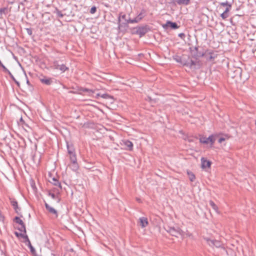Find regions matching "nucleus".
<instances>
[{"label": "nucleus", "mask_w": 256, "mask_h": 256, "mask_svg": "<svg viewBox=\"0 0 256 256\" xmlns=\"http://www.w3.org/2000/svg\"><path fill=\"white\" fill-rule=\"evenodd\" d=\"M217 136L216 135H210L208 138L202 136L200 138V143L204 144H210V146H212L216 140Z\"/></svg>", "instance_id": "f257e3e1"}, {"label": "nucleus", "mask_w": 256, "mask_h": 256, "mask_svg": "<svg viewBox=\"0 0 256 256\" xmlns=\"http://www.w3.org/2000/svg\"><path fill=\"white\" fill-rule=\"evenodd\" d=\"M204 240L206 242L207 244L211 247L220 248L222 246V242L218 240H212L209 238L205 237Z\"/></svg>", "instance_id": "f03ea898"}, {"label": "nucleus", "mask_w": 256, "mask_h": 256, "mask_svg": "<svg viewBox=\"0 0 256 256\" xmlns=\"http://www.w3.org/2000/svg\"><path fill=\"white\" fill-rule=\"evenodd\" d=\"M166 230L172 236L176 237H178V236L182 234V231L178 228L168 227Z\"/></svg>", "instance_id": "7ed1b4c3"}, {"label": "nucleus", "mask_w": 256, "mask_h": 256, "mask_svg": "<svg viewBox=\"0 0 256 256\" xmlns=\"http://www.w3.org/2000/svg\"><path fill=\"white\" fill-rule=\"evenodd\" d=\"M53 67L56 70H59L62 72H64L68 68L64 64H60L58 60H54L53 63Z\"/></svg>", "instance_id": "20e7f679"}, {"label": "nucleus", "mask_w": 256, "mask_h": 256, "mask_svg": "<svg viewBox=\"0 0 256 256\" xmlns=\"http://www.w3.org/2000/svg\"><path fill=\"white\" fill-rule=\"evenodd\" d=\"M149 30V28L147 26L139 27L137 28L136 34H138L140 37L144 36Z\"/></svg>", "instance_id": "39448f33"}, {"label": "nucleus", "mask_w": 256, "mask_h": 256, "mask_svg": "<svg viewBox=\"0 0 256 256\" xmlns=\"http://www.w3.org/2000/svg\"><path fill=\"white\" fill-rule=\"evenodd\" d=\"M138 223L142 228H146L148 224L147 218L145 217L140 218Z\"/></svg>", "instance_id": "423d86ee"}, {"label": "nucleus", "mask_w": 256, "mask_h": 256, "mask_svg": "<svg viewBox=\"0 0 256 256\" xmlns=\"http://www.w3.org/2000/svg\"><path fill=\"white\" fill-rule=\"evenodd\" d=\"M22 237L25 239L26 242H28L27 244L28 246L30 248V251L32 252H35V250L34 248L32 246L30 242L28 236L27 235H25L24 234H20Z\"/></svg>", "instance_id": "0eeeda50"}, {"label": "nucleus", "mask_w": 256, "mask_h": 256, "mask_svg": "<svg viewBox=\"0 0 256 256\" xmlns=\"http://www.w3.org/2000/svg\"><path fill=\"white\" fill-rule=\"evenodd\" d=\"M45 206L46 209L48 211V212L54 215V217L56 218L58 217V212L57 211L52 207L49 206L47 203H45Z\"/></svg>", "instance_id": "6e6552de"}, {"label": "nucleus", "mask_w": 256, "mask_h": 256, "mask_svg": "<svg viewBox=\"0 0 256 256\" xmlns=\"http://www.w3.org/2000/svg\"><path fill=\"white\" fill-rule=\"evenodd\" d=\"M202 168H210L211 164V162L209 160H207L204 158H201Z\"/></svg>", "instance_id": "1a4fd4ad"}, {"label": "nucleus", "mask_w": 256, "mask_h": 256, "mask_svg": "<svg viewBox=\"0 0 256 256\" xmlns=\"http://www.w3.org/2000/svg\"><path fill=\"white\" fill-rule=\"evenodd\" d=\"M124 145L125 146L126 148L128 150H132L133 144L132 143L128 140H125L123 141Z\"/></svg>", "instance_id": "9d476101"}, {"label": "nucleus", "mask_w": 256, "mask_h": 256, "mask_svg": "<svg viewBox=\"0 0 256 256\" xmlns=\"http://www.w3.org/2000/svg\"><path fill=\"white\" fill-rule=\"evenodd\" d=\"M146 16V10L142 9L140 12L135 18L136 22H138L140 21Z\"/></svg>", "instance_id": "9b49d317"}, {"label": "nucleus", "mask_w": 256, "mask_h": 256, "mask_svg": "<svg viewBox=\"0 0 256 256\" xmlns=\"http://www.w3.org/2000/svg\"><path fill=\"white\" fill-rule=\"evenodd\" d=\"M10 202L11 204L13 206L14 209L15 210L16 212H18V210H20V208L18 207V202L14 199L10 198Z\"/></svg>", "instance_id": "f8f14e48"}, {"label": "nucleus", "mask_w": 256, "mask_h": 256, "mask_svg": "<svg viewBox=\"0 0 256 256\" xmlns=\"http://www.w3.org/2000/svg\"><path fill=\"white\" fill-rule=\"evenodd\" d=\"M80 90L82 92L87 93L88 96L94 97V90L86 88H82Z\"/></svg>", "instance_id": "ddd939ff"}, {"label": "nucleus", "mask_w": 256, "mask_h": 256, "mask_svg": "<svg viewBox=\"0 0 256 256\" xmlns=\"http://www.w3.org/2000/svg\"><path fill=\"white\" fill-rule=\"evenodd\" d=\"M166 26L170 27L172 29H176L178 28V26L176 22H171L168 21L166 24Z\"/></svg>", "instance_id": "4468645a"}, {"label": "nucleus", "mask_w": 256, "mask_h": 256, "mask_svg": "<svg viewBox=\"0 0 256 256\" xmlns=\"http://www.w3.org/2000/svg\"><path fill=\"white\" fill-rule=\"evenodd\" d=\"M196 61L190 60L188 62L186 61V62L184 63V65L188 66L190 68H192L194 66H196Z\"/></svg>", "instance_id": "2eb2a0df"}, {"label": "nucleus", "mask_w": 256, "mask_h": 256, "mask_svg": "<svg viewBox=\"0 0 256 256\" xmlns=\"http://www.w3.org/2000/svg\"><path fill=\"white\" fill-rule=\"evenodd\" d=\"M70 166L73 171L75 172L76 171L78 168V166L77 163V162H72L70 164Z\"/></svg>", "instance_id": "dca6fc26"}, {"label": "nucleus", "mask_w": 256, "mask_h": 256, "mask_svg": "<svg viewBox=\"0 0 256 256\" xmlns=\"http://www.w3.org/2000/svg\"><path fill=\"white\" fill-rule=\"evenodd\" d=\"M174 60H175L176 62L180 63L184 65V63L186 62V61L183 60L182 58L178 56H175L173 57Z\"/></svg>", "instance_id": "f3484780"}, {"label": "nucleus", "mask_w": 256, "mask_h": 256, "mask_svg": "<svg viewBox=\"0 0 256 256\" xmlns=\"http://www.w3.org/2000/svg\"><path fill=\"white\" fill-rule=\"evenodd\" d=\"M176 2L180 5H188L190 0H176Z\"/></svg>", "instance_id": "a211bd4d"}, {"label": "nucleus", "mask_w": 256, "mask_h": 256, "mask_svg": "<svg viewBox=\"0 0 256 256\" xmlns=\"http://www.w3.org/2000/svg\"><path fill=\"white\" fill-rule=\"evenodd\" d=\"M69 155H70V158L71 162H77L76 155L74 152L72 154H70Z\"/></svg>", "instance_id": "6ab92c4d"}, {"label": "nucleus", "mask_w": 256, "mask_h": 256, "mask_svg": "<svg viewBox=\"0 0 256 256\" xmlns=\"http://www.w3.org/2000/svg\"><path fill=\"white\" fill-rule=\"evenodd\" d=\"M187 173L188 176V178H189L191 182L194 181V180H195V178H196L194 174L190 172H188Z\"/></svg>", "instance_id": "aec40b11"}, {"label": "nucleus", "mask_w": 256, "mask_h": 256, "mask_svg": "<svg viewBox=\"0 0 256 256\" xmlns=\"http://www.w3.org/2000/svg\"><path fill=\"white\" fill-rule=\"evenodd\" d=\"M40 80L42 83H44L47 85L50 84L52 82L50 78H44L41 79Z\"/></svg>", "instance_id": "412c9836"}, {"label": "nucleus", "mask_w": 256, "mask_h": 256, "mask_svg": "<svg viewBox=\"0 0 256 256\" xmlns=\"http://www.w3.org/2000/svg\"><path fill=\"white\" fill-rule=\"evenodd\" d=\"M210 204L216 212H218V208L214 202L210 200Z\"/></svg>", "instance_id": "4be33fe9"}, {"label": "nucleus", "mask_w": 256, "mask_h": 256, "mask_svg": "<svg viewBox=\"0 0 256 256\" xmlns=\"http://www.w3.org/2000/svg\"><path fill=\"white\" fill-rule=\"evenodd\" d=\"M52 182H51L54 185L58 186L59 187L61 188L60 184L56 178H52Z\"/></svg>", "instance_id": "5701e85b"}, {"label": "nucleus", "mask_w": 256, "mask_h": 256, "mask_svg": "<svg viewBox=\"0 0 256 256\" xmlns=\"http://www.w3.org/2000/svg\"><path fill=\"white\" fill-rule=\"evenodd\" d=\"M14 222L18 224L20 226L24 224L23 221L18 217H16L14 218Z\"/></svg>", "instance_id": "b1692460"}, {"label": "nucleus", "mask_w": 256, "mask_h": 256, "mask_svg": "<svg viewBox=\"0 0 256 256\" xmlns=\"http://www.w3.org/2000/svg\"><path fill=\"white\" fill-rule=\"evenodd\" d=\"M8 10L7 8H2L0 9V14L2 16V14L6 15L8 13Z\"/></svg>", "instance_id": "393cba45"}, {"label": "nucleus", "mask_w": 256, "mask_h": 256, "mask_svg": "<svg viewBox=\"0 0 256 256\" xmlns=\"http://www.w3.org/2000/svg\"><path fill=\"white\" fill-rule=\"evenodd\" d=\"M18 230L20 231V232H24V234L26 233V226H25V225L24 224H23V225H20L18 228Z\"/></svg>", "instance_id": "a878e982"}, {"label": "nucleus", "mask_w": 256, "mask_h": 256, "mask_svg": "<svg viewBox=\"0 0 256 256\" xmlns=\"http://www.w3.org/2000/svg\"><path fill=\"white\" fill-rule=\"evenodd\" d=\"M126 24H133V23H137L136 20L135 18L132 20L130 18H128V20H126Z\"/></svg>", "instance_id": "bb28decb"}, {"label": "nucleus", "mask_w": 256, "mask_h": 256, "mask_svg": "<svg viewBox=\"0 0 256 256\" xmlns=\"http://www.w3.org/2000/svg\"><path fill=\"white\" fill-rule=\"evenodd\" d=\"M68 151L69 154H72L74 153V150L72 147H70V146L67 145Z\"/></svg>", "instance_id": "cd10ccee"}, {"label": "nucleus", "mask_w": 256, "mask_h": 256, "mask_svg": "<svg viewBox=\"0 0 256 256\" xmlns=\"http://www.w3.org/2000/svg\"><path fill=\"white\" fill-rule=\"evenodd\" d=\"M220 16L221 18L223 19V20H226V18H228V16H229V14H228V13H225L224 12H223L221 14H220Z\"/></svg>", "instance_id": "c85d7f7f"}, {"label": "nucleus", "mask_w": 256, "mask_h": 256, "mask_svg": "<svg viewBox=\"0 0 256 256\" xmlns=\"http://www.w3.org/2000/svg\"><path fill=\"white\" fill-rule=\"evenodd\" d=\"M220 5L222 6H228V5H232L231 4L229 3L228 2H222L220 3Z\"/></svg>", "instance_id": "c756f323"}, {"label": "nucleus", "mask_w": 256, "mask_h": 256, "mask_svg": "<svg viewBox=\"0 0 256 256\" xmlns=\"http://www.w3.org/2000/svg\"><path fill=\"white\" fill-rule=\"evenodd\" d=\"M101 97L106 99L109 98H112V96L106 94H102Z\"/></svg>", "instance_id": "7c9ffc66"}, {"label": "nucleus", "mask_w": 256, "mask_h": 256, "mask_svg": "<svg viewBox=\"0 0 256 256\" xmlns=\"http://www.w3.org/2000/svg\"><path fill=\"white\" fill-rule=\"evenodd\" d=\"M232 5H228V6L226 7V8L224 12L225 13L228 14V12L230 11V10L232 8Z\"/></svg>", "instance_id": "2f4dec72"}, {"label": "nucleus", "mask_w": 256, "mask_h": 256, "mask_svg": "<svg viewBox=\"0 0 256 256\" xmlns=\"http://www.w3.org/2000/svg\"><path fill=\"white\" fill-rule=\"evenodd\" d=\"M0 66L3 69L4 72H8V70L0 62Z\"/></svg>", "instance_id": "473e14b6"}, {"label": "nucleus", "mask_w": 256, "mask_h": 256, "mask_svg": "<svg viewBox=\"0 0 256 256\" xmlns=\"http://www.w3.org/2000/svg\"><path fill=\"white\" fill-rule=\"evenodd\" d=\"M126 14H122L121 13L120 15V16L118 17V22H120V18H122L126 20Z\"/></svg>", "instance_id": "72a5a7b5"}, {"label": "nucleus", "mask_w": 256, "mask_h": 256, "mask_svg": "<svg viewBox=\"0 0 256 256\" xmlns=\"http://www.w3.org/2000/svg\"><path fill=\"white\" fill-rule=\"evenodd\" d=\"M195 50H196L197 52H198V47H195ZM204 55V53L203 52H198L197 54H196V56H203Z\"/></svg>", "instance_id": "f704fd0d"}, {"label": "nucleus", "mask_w": 256, "mask_h": 256, "mask_svg": "<svg viewBox=\"0 0 256 256\" xmlns=\"http://www.w3.org/2000/svg\"><path fill=\"white\" fill-rule=\"evenodd\" d=\"M96 6H92L91 8H90V14H94L96 12Z\"/></svg>", "instance_id": "c9c22d12"}, {"label": "nucleus", "mask_w": 256, "mask_h": 256, "mask_svg": "<svg viewBox=\"0 0 256 256\" xmlns=\"http://www.w3.org/2000/svg\"><path fill=\"white\" fill-rule=\"evenodd\" d=\"M56 14L60 18H62L64 16L63 14H62L61 12H60V10H57V11H56Z\"/></svg>", "instance_id": "e433bc0d"}, {"label": "nucleus", "mask_w": 256, "mask_h": 256, "mask_svg": "<svg viewBox=\"0 0 256 256\" xmlns=\"http://www.w3.org/2000/svg\"><path fill=\"white\" fill-rule=\"evenodd\" d=\"M224 140H225V138H220L218 140V142L219 143H222V142H224Z\"/></svg>", "instance_id": "4c0bfd02"}, {"label": "nucleus", "mask_w": 256, "mask_h": 256, "mask_svg": "<svg viewBox=\"0 0 256 256\" xmlns=\"http://www.w3.org/2000/svg\"><path fill=\"white\" fill-rule=\"evenodd\" d=\"M6 73H8L10 76L12 78L13 80H15V78H14V76H12V73L10 72V70H8V72H7Z\"/></svg>", "instance_id": "58836bf2"}, {"label": "nucleus", "mask_w": 256, "mask_h": 256, "mask_svg": "<svg viewBox=\"0 0 256 256\" xmlns=\"http://www.w3.org/2000/svg\"><path fill=\"white\" fill-rule=\"evenodd\" d=\"M6 73H8L10 76L12 78L13 80H15V78H14V76H12V73L10 72V70H8V72H7Z\"/></svg>", "instance_id": "ea45409f"}, {"label": "nucleus", "mask_w": 256, "mask_h": 256, "mask_svg": "<svg viewBox=\"0 0 256 256\" xmlns=\"http://www.w3.org/2000/svg\"><path fill=\"white\" fill-rule=\"evenodd\" d=\"M178 36L182 38H184L185 36V35L184 33H180V34H178Z\"/></svg>", "instance_id": "a19ab883"}, {"label": "nucleus", "mask_w": 256, "mask_h": 256, "mask_svg": "<svg viewBox=\"0 0 256 256\" xmlns=\"http://www.w3.org/2000/svg\"><path fill=\"white\" fill-rule=\"evenodd\" d=\"M49 195L53 198L54 199L56 198L55 194L53 193H50Z\"/></svg>", "instance_id": "79ce46f5"}, {"label": "nucleus", "mask_w": 256, "mask_h": 256, "mask_svg": "<svg viewBox=\"0 0 256 256\" xmlns=\"http://www.w3.org/2000/svg\"><path fill=\"white\" fill-rule=\"evenodd\" d=\"M101 96L100 94H97L96 96H94V98H98V96Z\"/></svg>", "instance_id": "37998d69"}, {"label": "nucleus", "mask_w": 256, "mask_h": 256, "mask_svg": "<svg viewBox=\"0 0 256 256\" xmlns=\"http://www.w3.org/2000/svg\"><path fill=\"white\" fill-rule=\"evenodd\" d=\"M27 30H28V34H32L31 30L30 29H28Z\"/></svg>", "instance_id": "c03bdc74"}, {"label": "nucleus", "mask_w": 256, "mask_h": 256, "mask_svg": "<svg viewBox=\"0 0 256 256\" xmlns=\"http://www.w3.org/2000/svg\"><path fill=\"white\" fill-rule=\"evenodd\" d=\"M14 80L16 84H17L18 86H20V83H19V82H18V81H16V80Z\"/></svg>", "instance_id": "a18cd8bd"}, {"label": "nucleus", "mask_w": 256, "mask_h": 256, "mask_svg": "<svg viewBox=\"0 0 256 256\" xmlns=\"http://www.w3.org/2000/svg\"><path fill=\"white\" fill-rule=\"evenodd\" d=\"M15 234H16V236H20V234H18V232H15Z\"/></svg>", "instance_id": "49530a36"}, {"label": "nucleus", "mask_w": 256, "mask_h": 256, "mask_svg": "<svg viewBox=\"0 0 256 256\" xmlns=\"http://www.w3.org/2000/svg\"><path fill=\"white\" fill-rule=\"evenodd\" d=\"M212 58H213L212 56H210V58H209V60H212Z\"/></svg>", "instance_id": "de8ad7c7"}, {"label": "nucleus", "mask_w": 256, "mask_h": 256, "mask_svg": "<svg viewBox=\"0 0 256 256\" xmlns=\"http://www.w3.org/2000/svg\"><path fill=\"white\" fill-rule=\"evenodd\" d=\"M137 200H138V202H140V199L138 198V199H137Z\"/></svg>", "instance_id": "09e8293b"}, {"label": "nucleus", "mask_w": 256, "mask_h": 256, "mask_svg": "<svg viewBox=\"0 0 256 256\" xmlns=\"http://www.w3.org/2000/svg\"><path fill=\"white\" fill-rule=\"evenodd\" d=\"M27 83H28H28H29L28 80H27Z\"/></svg>", "instance_id": "8fccbe9b"}]
</instances>
